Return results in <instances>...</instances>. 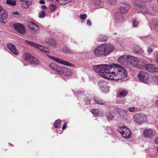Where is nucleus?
<instances>
[{
    "mask_svg": "<svg viewBox=\"0 0 158 158\" xmlns=\"http://www.w3.org/2000/svg\"><path fill=\"white\" fill-rule=\"evenodd\" d=\"M117 111L118 114H120L122 112H123L126 113V110H123L121 108H118L116 109Z\"/></svg>",
    "mask_w": 158,
    "mask_h": 158,
    "instance_id": "4c0bfd02",
    "label": "nucleus"
},
{
    "mask_svg": "<svg viewBox=\"0 0 158 158\" xmlns=\"http://www.w3.org/2000/svg\"><path fill=\"white\" fill-rule=\"evenodd\" d=\"M14 27L15 29L19 33L24 34L25 32L24 27L20 23H17L14 25Z\"/></svg>",
    "mask_w": 158,
    "mask_h": 158,
    "instance_id": "4468645a",
    "label": "nucleus"
},
{
    "mask_svg": "<svg viewBox=\"0 0 158 158\" xmlns=\"http://www.w3.org/2000/svg\"><path fill=\"white\" fill-rule=\"evenodd\" d=\"M7 18V14L6 11L1 7L0 9V22L6 23V20Z\"/></svg>",
    "mask_w": 158,
    "mask_h": 158,
    "instance_id": "ddd939ff",
    "label": "nucleus"
},
{
    "mask_svg": "<svg viewBox=\"0 0 158 158\" xmlns=\"http://www.w3.org/2000/svg\"><path fill=\"white\" fill-rule=\"evenodd\" d=\"M45 12L44 11L41 10L39 14V17L40 18H43L45 16Z\"/></svg>",
    "mask_w": 158,
    "mask_h": 158,
    "instance_id": "c9c22d12",
    "label": "nucleus"
},
{
    "mask_svg": "<svg viewBox=\"0 0 158 158\" xmlns=\"http://www.w3.org/2000/svg\"><path fill=\"white\" fill-rule=\"evenodd\" d=\"M156 62L158 63V54L156 56Z\"/></svg>",
    "mask_w": 158,
    "mask_h": 158,
    "instance_id": "13d9d810",
    "label": "nucleus"
},
{
    "mask_svg": "<svg viewBox=\"0 0 158 158\" xmlns=\"http://www.w3.org/2000/svg\"><path fill=\"white\" fill-rule=\"evenodd\" d=\"M6 3L12 6H14L16 5V2L15 0H6Z\"/></svg>",
    "mask_w": 158,
    "mask_h": 158,
    "instance_id": "7c9ffc66",
    "label": "nucleus"
},
{
    "mask_svg": "<svg viewBox=\"0 0 158 158\" xmlns=\"http://www.w3.org/2000/svg\"><path fill=\"white\" fill-rule=\"evenodd\" d=\"M58 66L54 63H52L49 65L50 68L56 71Z\"/></svg>",
    "mask_w": 158,
    "mask_h": 158,
    "instance_id": "2f4dec72",
    "label": "nucleus"
},
{
    "mask_svg": "<svg viewBox=\"0 0 158 158\" xmlns=\"http://www.w3.org/2000/svg\"><path fill=\"white\" fill-rule=\"evenodd\" d=\"M118 130L122 136L124 138H129L131 136L130 130L126 127L124 126L119 127Z\"/></svg>",
    "mask_w": 158,
    "mask_h": 158,
    "instance_id": "39448f33",
    "label": "nucleus"
},
{
    "mask_svg": "<svg viewBox=\"0 0 158 158\" xmlns=\"http://www.w3.org/2000/svg\"><path fill=\"white\" fill-rule=\"evenodd\" d=\"M129 110L131 112H134L135 110V108L134 107H130L128 108Z\"/></svg>",
    "mask_w": 158,
    "mask_h": 158,
    "instance_id": "37998d69",
    "label": "nucleus"
},
{
    "mask_svg": "<svg viewBox=\"0 0 158 158\" xmlns=\"http://www.w3.org/2000/svg\"><path fill=\"white\" fill-rule=\"evenodd\" d=\"M65 49H66V51H65V52H66V53H67V52H69V49L68 48H63V50L64 51Z\"/></svg>",
    "mask_w": 158,
    "mask_h": 158,
    "instance_id": "09e8293b",
    "label": "nucleus"
},
{
    "mask_svg": "<svg viewBox=\"0 0 158 158\" xmlns=\"http://www.w3.org/2000/svg\"><path fill=\"white\" fill-rule=\"evenodd\" d=\"M41 8L43 9H46V6L45 5H43L41 6Z\"/></svg>",
    "mask_w": 158,
    "mask_h": 158,
    "instance_id": "603ef678",
    "label": "nucleus"
},
{
    "mask_svg": "<svg viewBox=\"0 0 158 158\" xmlns=\"http://www.w3.org/2000/svg\"><path fill=\"white\" fill-rule=\"evenodd\" d=\"M73 72L69 69L65 67L63 74L65 76H71L73 74Z\"/></svg>",
    "mask_w": 158,
    "mask_h": 158,
    "instance_id": "b1692460",
    "label": "nucleus"
},
{
    "mask_svg": "<svg viewBox=\"0 0 158 158\" xmlns=\"http://www.w3.org/2000/svg\"><path fill=\"white\" fill-rule=\"evenodd\" d=\"M109 3L111 5H114L116 2V0H108Z\"/></svg>",
    "mask_w": 158,
    "mask_h": 158,
    "instance_id": "79ce46f5",
    "label": "nucleus"
},
{
    "mask_svg": "<svg viewBox=\"0 0 158 158\" xmlns=\"http://www.w3.org/2000/svg\"><path fill=\"white\" fill-rule=\"evenodd\" d=\"M157 152H158V148H157Z\"/></svg>",
    "mask_w": 158,
    "mask_h": 158,
    "instance_id": "e2e57ef3",
    "label": "nucleus"
},
{
    "mask_svg": "<svg viewBox=\"0 0 158 158\" xmlns=\"http://www.w3.org/2000/svg\"><path fill=\"white\" fill-rule=\"evenodd\" d=\"M156 47L155 45H152L149 46L148 50V53H150Z\"/></svg>",
    "mask_w": 158,
    "mask_h": 158,
    "instance_id": "473e14b6",
    "label": "nucleus"
},
{
    "mask_svg": "<svg viewBox=\"0 0 158 158\" xmlns=\"http://www.w3.org/2000/svg\"><path fill=\"white\" fill-rule=\"evenodd\" d=\"M155 103L156 104V105L157 106H158V100H157L156 102H155Z\"/></svg>",
    "mask_w": 158,
    "mask_h": 158,
    "instance_id": "bf43d9fd",
    "label": "nucleus"
},
{
    "mask_svg": "<svg viewBox=\"0 0 158 158\" xmlns=\"http://www.w3.org/2000/svg\"><path fill=\"white\" fill-rule=\"evenodd\" d=\"M144 67L145 69L149 72H158V68L156 67L155 65L152 64H147Z\"/></svg>",
    "mask_w": 158,
    "mask_h": 158,
    "instance_id": "f8f14e48",
    "label": "nucleus"
},
{
    "mask_svg": "<svg viewBox=\"0 0 158 158\" xmlns=\"http://www.w3.org/2000/svg\"><path fill=\"white\" fill-rule=\"evenodd\" d=\"M101 3V2H98V3H96L97 5L98 6H100V4Z\"/></svg>",
    "mask_w": 158,
    "mask_h": 158,
    "instance_id": "6e6d98bb",
    "label": "nucleus"
},
{
    "mask_svg": "<svg viewBox=\"0 0 158 158\" xmlns=\"http://www.w3.org/2000/svg\"><path fill=\"white\" fill-rule=\"evenodd\" d=\"M61 121L60 120H57L55 121L54 124V126L56 128H60L61 127L60 125Z\"/></svg>",
    "mask_w": 158,
    "mask_h": 158,
    "instance_id": "c756f323",
    "label": "nucleus"
},
{
    "mask_svg": "<svg viewBox=\"0 0 158 158\" xmlns=\"http://www.w3.org/2000/svg\"><path fill=\"white\" fill-rule=\"evenodd\" d=\"M28 26L30 30H31L33 32L38 33L40 32V28L39 26L33 22H29Z\"/></svg>",
    "mask_w": 158,
    "mask_h": 158,
    "instance_id": "9b49d317",
    "label": "nucleus"
},
{
    "mask_svg": "<svg viewBox=\"0 0 158 158\" xmlns=\"http://www.w3.org/2000/svg\"><path fill=\"white\" fill-rule=\"evenodd\" d=\"M14 27L15 29L19 33L24 34L25 32L24 27L20 23H17L14 25Z\"/></svg>",
    "mask_w": 158,
    "mask_h": 158,
    "instance_id": "f3484780",
    "label": "nucleus"
},
{
    "mask_svg": "<svg viewBox=\"0 0 158 158\" xmlns=\"http://www.w3.org/2000/svg\"><path fill=\"white\" fill-rule=\"evenodd\" d=\"M139 62V60L136 57L129 55L128 65L132 66H136L137 65Z\"/></svg>",
    "mask_w": 158,
    "mask_h": 158,
    "instance_id": "9d476101",
    "label": "nucleus"
},
{
    "mask_svg": "<svg viewBox=\"0 0 158 158\" xmlns=\"http://www.w3.org/2000/svg\"><path fill=\"white\" fill-rule=\"evenodd\" d=\"M107 37L105 35H100L98 38L97 40L99 41L106 42L107 41Z\"/></svg>",
    "mask_w": 158,
    "mask_h": 158,
    "instance_id": "a878e982",
    "label": "nucleus"
},
{
    "mask_svg": "<svg viewBox=\"0 0 158 158\" xmlns=\"http://www.w3.org/2000/svg\"><path fill=\"white\" fill-rule=\"evenodd\" d=\"M66 126H67V123H65L64 124L63 126L62 129L63 130L64 129L66 128Z\"/></svg>",
    "mask_w": 158,
    "mask_h": 158,
    "instance_id": "de8ad7c7",
    "label": "nucleus"
},
{
    "mask_svg": "<svg viewBox=\"0 0 158 158\" xmlns=\"http://www.w3.org/2000/svg\"><path fill=\"white\" fill-rule=\"evenodd\" d=\"M106 117L109 121L112 120L113 118V116L111 114H109Z\"/></svg>",
    "mask_w": 158,
    "mask_h": 158,
    "instance_id": "e433bc0d",
    "label": "nucleus"
},
{
    "mask_svg": "<svg viewBox=\"0 0 158 158\" xmlns=\"http://www.w3.org/2000/svg\"><path fill=\"white\" fill-rule=\"evenodd\" d=\"M137 50H135V51L136 53L138 52H139V51H140V48L138 47H137Z\"/></svg>",
    "mask_w": 158,
    "mask_h": 158,
    "instance_id": "8fccbe9b",
    "label": "nucleus"
},
{
    "mask_svg": "<svg viewBox=\"0 0 158 158\" xmlns=\"http://www.w3.org/2000/svg\"><path fill=\"white\" fill-rule=\"evenodd\" d=\"M39 2L40 4H44L45 3V2L44 0H41Z\"/></svg>",
    "mask_w": 158,
    "mask_h": 158,
    "instance_id": "3c124183",
    "label": "nucleus"
},
{
    "mask_svg": "<svg viewBox=\"0 0 158 158\" xmlns=\"http://www.w3.org/2000/svg\"><path fill=\"white\" fill-rule=\"evenodd\" d=\"M137 9H139L140 11L143 14H147L148 13L147 8L143 5L137 4Z\"/></svg>",
    "mask_w": 158,
    "mask_h": 158,
    "instance_id": "4be33fe9",
    "label": "nucleus"
},
{
    "mask_svg": "<svg viewBox=\"0 0 158 158\" xmlns=\"http://www.w3.org/2000/svg\"><path fill=\"white\" fill-rule=\"evenodd\" d=\"M87 24L88 25H89V26L91 25V23L90 21L89 20H88L87 21Z\"/></svg>",
    "mask_w": 158,
    "mask_h": 158,
    "instance_id": "49530a36",
    "label": "nucleus"
},
{
    "mask_svg": "<svg viewBox=\"0 0 158 158\" xmlns=\"http://www.w3.org/2000/svg\"><path fill=\"white\" fill-rule=\"evenodd\" d=\"M14 27L15 29L19 33L24 34L25 32L24 27L20 23H17L14 25Z\"/></svg>",
    "mask_w": 158,
    "mask_h": 158,
    "instance_id": "2eb2a0df",
    "label": "nucleus"
},
{
    "mask_svg": "<svg viewBox=\"0 0 158 158\" xmlns=\"http://www.w3.org/2000/svg\"><path fill=\"white\" fill-rule=\"evenodd\" d=\"M30 63L32 65H38L39 64V61L36 58L33 57Z\"/></svg>",
    "mask_w": 158,
    "mask_h": 158,
    "instance_id": "cd10ccee",
    "label": "nucleus"
},
{
    "mask_svg": "<svg viewBox=\"0 0 158 158\" xmlns=\"http://www.w3.org/2000/svg\"><path fill=\"white\" fill-rule=\"evenodd\" d=\"M87 17V15L86 14H83L82 15H80V18L81 19H85Z\"/></svg>",
    "mask_w": 158,
    "mask_h": 158,
    "instance_id": "a19ab883",
    "label": "nucleus"
},
{
    "mask_svg": "<svg viewBox=\"0 0 158 158\" xmlns=\"http://www.w3.org/2000/svg\"><path fill=\"white\" fill-rule=\"evenodd\" d=\"M155 142L156 144H158V137L155 139Z\"/></svg>",
    "mask_w": 158,
    "mask_h": 158,
    "instance_id": "5fc2aeb1",
    "label": "nucleus"
},
{
    "mask_svg": "<svg viewBox=\"0 0 158 158\" xmlns=\"http://www.w3.org/2000/svg\"><path fill=\"white\" fill-rule=\"evenodd\" d=\"M139 23V22L137 21L136 19H135L133 22V26L135 27L138 26V24Z\"/></svg>",
    "mask_w": 158,
    "mask_h": 158,
    "instance_id": "ea45409f",
    "label": "nucleus"
},
{
    "mask_svg": "<svg viewBox=\"0 0 158 158\" xmlns=\"http://www.w3.org/2000/svg\"><path fill=\"white\" fill-rule=\"evenodd\" d=\"M7 47L8 48L13 54L16 55L18 54L19 52L14 45L11 43H9L7 44Z\"/></svg>",
    "mask_w": 158,
    "mask_h": 158,
    "instance_id": "6ab92c4d",
    "label": "nucleus"
},
{
    "mask_svg": "<svg viewBox=\"0 0 158 158\" xmlns=\"http://www.w3.org/2000/svg\"><path fill=\"white\" fill-rule=\"evenodd\" d=\"M98 85L99 89L103 93H107L109 91L108 83L104 80H101L99 81Z\"/></svg>",
    "mask_w": 158,
    "mask_h": 158,
    "instance_id": "6e6552de",
    "label": "nucleus"
},
{
    "mask_svg": "<svg viewBox=\"0 0 158 158\" xmlns=\"http://www.w3.org/2000/svg\"><path fill=\"white\" fill-rule=\"evenodd\" d=\"M91 101L90 99H88L86 102L87 104H90V103Z\"/></svg>",
    "mask_w": 158,
    "mask_h": 158,
    "instance_id": "864d4df0",
    "label": "nucleus"
},
{
    "mask_svg": "<svg viewBox=\"0 0 158 158\" xmlns=\"http://www.w3.org/2000/svg\"><path fill=\"white\" fill-rule=\"evenodd\" d=\"M128 93V92L126 90H121L119 94L118 97L120 98H123Z\"/></svg>",
    "mask_w": 158,
    "mask_h": 158,
    "instance_id": "c85d7f7f",
    "label": "nucleus"
},
{
    "mask_svg": "<svg viewBox=\"0 0 158 158\" xmlns=\"http://www.w3.org/2000/svg\"><path fill=\"white\" fill-rule=\"evenodd\" d=\"M99 111L98 109H93L92 110V113L95 116L99 115Z\"/></svg>",
    "mask_w": 158,
    "mask_h": 158,
    "instance_id": "f704fd0d",
    "label": "nucleus"
},
{
    "mask_svg": "<svg viewBox=\"0 0 158 158\" xmlns=\"http://www.w3.org/2000/svg\"><path fill=\"white\" fill-rule=\"evenodd\" d=\"M93 69L100 76L109 79L122 81L127 76V72L125 68L118 64H99L94 66Z\"/></svg>",
    "mask_w": 158,
    "mask_h": 158,
    "instance_id": "f257e3e1",
    "label": "nucleus"
},
{
    "mask_svg": "<svg viewBox=\"0 0 158 158\" xmlns=\"http://www.w3.org/2000/svg\"><path fill=\"white\" fill-rule=\"evenodd\" d=\"M22 7L24 8H28L31 4L30 0H20Z\"/></svg>",
    "mask_w": 158,
    "mask_h": 158,
    "instance_id": "412c9836",
    "label": "nucleus"
},
{
    "mask_svg": "<svg viewBox=\"0 0 158 158\" xmlns=\"http://www.w3.org/2000/svg\"><path fill=\"white\" fill-rule=\"evenodd\" d=\"M13 14L15 15H19V13L17 12H14L13 13Z\"/></svg>",
    "mask_w": 158,
    "mask_h": 158,
    "instance_id": "4d7b16f0",
    "label": "nucleus"
},
{
    "mask_svg": "<svg viewBox=\"0 0 158 158\" xmlns=\"http://www.w3.org/2000/svg\"><path fill=\"white\" fill-rule=\"evenodd\" d=\"M83 92H84L83 91H82L80 92H76L75 93V94L77 95H80L81 94H83Z\"/></svg>",
    "mask_w": 158,
    "mask_h": 158,
    "instance_id": "a18cd8bd",
    "label": "nucleus"
},
{
    "mask_svg": "<svg viewBox=\"0 0 158 158\" xmlns=\"http://www.w3.org/2000/svg\"><path fill=\"white\" fill-rule=\"evenodd\" d=\"M47 56L49 59L53 60L56 62H57L59 63L69 66H71L72 67L74 66V65L72 63H69L67 61L62 60L59 58L56 57L49 55H47Z\"/></svg>",
    "mask_w": 158,
    "mask_h": 158,
    "instance_id": "0eeeda50",
    "label": "nucleus"
},
{
    "mask_svg": "<svg viewBox=\"0 0 158 158\" xmlns=\"http://www.w3.org/2000/svg\"><path fill=\"white\" fill-rule=\"evenodd\" d=\"M134 121L139 125H141L147 121V116L143 113L136 114L133 117Z\"/></svg>",
    "mask_w": 158,
    "mask_h": 158,
    "instance_id": "7ed1b4c3",
    "label": "nucleus"
},
{
    "mask_svg": "<svg viewBox=\"0 0 158 158\" xmlns=\"http://www.w3.org/2000/svg\"><path fill=\"white\" fill-rule=\"evenodd\" d=\"M156 83L158 85V77L157 78Z\"/></svg>",
    "mask_w": 158,
    "mask_h": 158,
    "instance_id": "052dcab7",
    "label": "nucleus"
},
{
    "mask_svg": "<svg viewBox=\"0 0 158 158\" xmlns=\"http://www.w3.org/2000/svg\"><path fill=\"white\" fill-rule=\"evenodd\" d=\"M129 55H123L118 59L119 63L123 64H128Z\"/></svg>",
    "mask_w": 158,
    "mask_h": 158,
    "instance_id": "a211bd4d",
    "label": "nucleus"
},
{
    "mask_svg": "<svg viewBox=\"0 0 158 158\" xmlns=\"http://www.w3.org/2000/svg\"><path fill=\"white\" fill-rule=\"evenodd\" d=\"M48 42L52 46H53L54 47H55L56 45V43L55 41L52 39H48Z\"/></svg>",
    "mask_w": 158,
    "mask_h": 158,
    "instance_id": "72a5a7b5",
    "label": "nucleus"
},
{
    "mask_svg": "<svg viewBox=\"0 0 158 158\" xmlns=\"http://www.w3.org/2000/svg\"><path fill=\"white\" fill-rule=\"evenodd\" d=\"M138 67H139V68L140 69H143V66H141V67H139L138 66H137Z\"/></svg>",
    "mask_w": 158,
    "mask_h": 158,
    "instance_id": "680f3d73",
    "label": "nucleus"
},
{
    "mask_svg": "<svg viewBox=\"0 0 158 158\" xmlns=\"http://www.w3.org/2000/svg\"><path fill=\"white\" fill-rule=\"evenodd\" d=\"M156 133V131L153 129L149 128L144 130L143 131V135L146 138H152Z\"/></svg>",
    "mask_w": 158,
    "mask_h": 158,
    "instance_id": "1a4fd4ad",
    "label": "nucleus"
},
{
    "mask_svg": "<svg viewBox=\"0 0 158 158\" xmlns=\"http://www.w3.org/2000/svg\"><path fill=\"white\" fill-rule=\"evenodd\" d=\"M138 76L139 80L144 83L149 84L152 82L151 78L149 77L148 74L145 72H140Z\"/></svg>",
    "mask_w": 158,
    "mask_h": 158,
    "instance_id": "20e7f679",
    "label": "nucleus"
},
{
    "mask_svg": "<svg viewBox=\"0 0 158 158\" xmlns=\"http://www.w3.org/2000/svg\"><path fill=\"white\" fill-rule=\"evenodd\" d=\"M14 27L15 29L19 33L24 34L25 32L24 27L20 23H17L14 25Z\"/></svg>",
    "mask_w": 158,
    "mask_h": 158,
    "instance_id": "dca6fc26",
    "label": "nucleus"
},
{
    "mask_svg": "<svg viewBox=\"0 0 158 158\" xmlns=\"http://www.w3.org/2000/svg\"><path fill=\"white\" fill-rule=\"evenodd\" d=\"M1 6L0 5V9H1Z\"/></svg>",
    "mask_w": 158,
    "mask_h": 158,
    "instance_id": "0e129e2a",
    "label": "nucleus"
},
{
    "mask_svg": "<svg viewBox=\"0 0 158 158\" xmlns=\"http://www.w3.org/2000/svg\"><path fill=\"white\" fill-rule=\"evenodd\" d=\"M49 8L52 11H53L55 9L56 6L55 5L51 4L49 6Z\"/></svg>",
    "mask_w": 158,
    "mask_h": 158,
    "instance_id": "58836bf2",
    "label": "nucleus"
},
{
    "mask_svg": "<svg viewBox=\"0 0 158 158\" xmlns=\"http://www.w3.org/2000/svg\"><path fill=\"white\" fill-rule=\"evenodd\" d=\"M33 57L29 53H26L24 54V59L26 60L29 61V62Z\"/></svg>",
    "mask_w": 158,
    "mask_h": 158,
    "instance_id": "393cba45",
    "label": "nucleus"
},
{
    "mask_svg": "<svg viewBox=\"0 0 158 158\" xmlns=\"http://www.w3.org/2000/svg\"><path fill=\"white\" fill-rule=\"evenodd\" d=\"M130 6L128 4H124L122 5L119 9V11L122 14H125L128 10Z\"/></svg>",
    "mask_w": 158,
    "mask_h": 158,
    "instance_id": "aec40b11",
    "label": "nucleus"
},
{
    "mask_svg": "<svg viewBox=\"0 0 158 158\" xmlns=\"http://www.w3.org/2000/svg\"><path fill=\"white\" fill-rule=\"evenodd\" d=\"M154 25L155 26V30L156 31H158V22L156 21L155 24H154Z\"/></svg>",
    "mask_w": 158,
    "mask_h": 158,
    "instance_id": "c03bdc74",
    "label": "nucleus"
},
{
    "mask_svg": "<svg viewBox=\"0 0 158 158\" xmlns=\"http://www.w3.org/2000/svg\"><path fill=\"white\" fill-rule=\"evenodd\" d=\"M114 48V46L110 44H106L100 45L94 50V52L97 56H106L109 55Z\"/></svg>",
    "mask_w": 158,
    "mask_h": 158,
    "instance_id": "f03ea898",
    "label": "nucleus"
},
{
    "mask_svg": "<svg viewBox=\"0 0 158 158\" xmlns=\"http://www.w3.org/2000/svg\"><path fill=\"white\" fill-rule=\"evenodd\" d=\"M94 100L96 103L98 104L101 105L106 104V102H105L99 100L96 97H94Z\"/></svg>",
    "mask_w": 158,
    "mask_h": 158,
    "instance_id": "bb28decb",
    "label": "nucleus"
},
{
    "mask_svg": "<svg viewBox=\"0 0 158 158\" xmlns=\"http://www.w3.org/2000/svg\"><path fill=\"white\" fill-rule=\"evenodd\" d=\"M25 42L30 46L37 48L42 52L46 53H49V51L48 48L42 46L38 44L27 40H25Z\"/></svg>",
    "mask_w": 158,
    "mask_h": 158,
    "instance_id": "423d86ee",
    "label": "nucleus"
},
{
    "mask_svg": "<svg viewBox=\"0 0 158 158\" xmlns=\"http://www.w3.org/2000/svg\"><path fill=\"white\" fill-rule=\"evenodd\" d=\"M65 69V67L64 66L60 67L58 66L56 71L59 74L62 75L64 73V71Z\"/></svg>",
    "mask_w": 158,
    "mask_h": 158,
    "instance_id": "5701e85b",
    "label": "nucleus"
}]
</instances>
